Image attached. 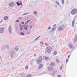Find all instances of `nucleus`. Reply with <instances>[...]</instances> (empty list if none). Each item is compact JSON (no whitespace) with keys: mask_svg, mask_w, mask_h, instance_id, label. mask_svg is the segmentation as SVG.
<instances>
[{"mask_svg":"<svg viewBox=\"0 0 77 77\" xmlns=\"http://www.w3.org/2000/svg\"><path fill=\"white\" fill-rule=\"evenodd\" d=\"M71 14L73 15H74L77 14V9L76 8H74L73 9L71 13Z\"/></svg>","mask_w":77,"mask_h":77,"instance_id":"nucleus-1","label":"nucleus"},{"mask_svg":"<svg viewBox=\"0 0 77 77\" xmlns=\"http://www.w3.org/2000/svg\"><path fill=\"white\" fill-rule=\"evenodd\" d=\"M42 57L40 56L38 57V58L37 60L38 63V64L41 63V62H42Z\"/></svg>","mask_w":77,"mask_h":77,"instance_id":"nucleus-2","label":"nucleus"},{"mask_svg":"<svg viewBox=\"0 0 77 77\" xmlns=\"http://www.w3.org/2000/svg\"><path fill=\"white\" fill-rule=\"evenodd\" d=\"M47 50L48 53H50L51 51V50H52V48L50 47H49L47 48Z\"/></svg>","mask_w":77,"mask_h":77,"instance_id":"nucleus-3","label":"nucleus"},{"mask_svg":"<svg viewBox=\"0 0 77 77\" xmlns=\"http://www.w3.org/2000/svg\"><path fill=\"white\" fill-rule=\"evenodd\" d=\"M5 32V28L4 27H2L0 29V33H3Z\"/></svg>","mask_w":77,"mask_h":77,"instance_id":"nucleus-4","label":"nucleus"},{"mask_svg":"<svg viewBox=\"0 0 77 77\" xmlns=\"http://www.w3.org/2000/svg\"><path fill=\"white\" fill-rule=\"evenodd\" d=\"M8 30L9 32V34H11V33H12V32L11 31V30H12V27L11 26H10L8 28Z\"/></svg>","mask_w":77,"mask_h":77,"instance_id":"nucleus-5","label":"nucleus"},{"mask_svg":"<svg viewBox=\"0 0 77 77\" xmlns=\"http://www.w3.org/2000/svg\"><path fill=\"white\" fill-rule=\"evenodd\" d=\"M75 24V20H74V19L72 23V27H74V26Z\"/></svg>","mask_w":77,"mask_h":77,"instance_id":"nucleus-6","label":"nucleus"},{"mask_svg":"<svg viewBox=\"0 0 77 77\" xmlns=\"http://www.w3.org/2000/svg\"><path fill=\"white\" fill-rule=\"evenodd\" d=\"M9 6H10V7H13V6H14V3L13 2L10 3L9 5Z\"/></svg>","mask_w":77,"mask_h":77,"instance_id":"nucleus-7","label":"nucleus"},{"mask_svg":"<svg viewBox=\"0 0 77 77\" xmlns=\"http://www.w3.org/2000/svg\"><path fill=\"white\" fill-rule=\"evenodd\" d=\"M21 2H17L16 3L17 4V6H20V5H22V2H21Z\"/></svg>","mask_w":77,"mask_h":77,"instance_id":"nucleus-8","label":"nucleus"},{"mask_svg":"<svg viewBox=\"0 0 77 77\" xmlns=\"http://www.w3.org/2000/svg\"><path fill=\"white\" fill-rule=\"evenodd\" d=\"M42 67H43V65L41 63L38 66V68L39 69H41V68H42Z\"/></svg>","mask_w":77,"mask_h":77,"instance_id":"nucleus-9","label":"nucleus"},{"mask_svg":"<svg viewBox=\"0 0 77 77\" xmlns=\"http://www.w3.org/2000/svg\"><path fill=\"white\" fill-rule=\"evenodd\" d=\"M69 46L70 48H74V46H73L71 43H70L69 44Z\"/></svg>","mask_w":77,"mask_h":77,"instance_id":"nucleus-10","label":"nucleus"},{"mask_svg":"<svg viewBox=\"0 0 77 77\" xmlns=\"http://www.w3.org/2000/svg\"><path fill=\"white\" fill-rule=\"evenodd\" d=\"M58 30H63V28L61 26H59L58 28Z\"/></svg>","mask_w":77,"mask_h":77,"instance_id":"nucleus-11","label":"nucleus"},{"mask_svg":"<svg viewBox=\"0 0 77 77\" xmlns=\"http://www.w3.org/2000/svg\"><path fill=\"white\" fill-rule=\"evenodd\" d=\"M10 54H15V52L14 51H13L12 50H11L10 52Z\"/></svg>","mask_w":77,"mask_h":77,"instance_id":"nucleus-12","label":"nucleus"},{"mask_svg":"<svg viewBox=\"0 0 77 77\" xmlns=\"http://www.w3.org/2000/svg\"><path fill=\"white\" fill-rule=\"evenodd\" d=\"M56 29V27H54L52 28V29H51V30L52 31V32H54L55 30Z\"/></svg>","mask_w":77,"mask_h":77,"instance_id":"nucleus-13","label":"nucleus"},{"mask_svg":"<svg viewBox=\"0 0 77 77\" xmlns=\"http://www.w3.org/2000/svg\"><path fill=\"white\" fill-rule=\"evenodd\" d=\"M19 48L17 47H16L15 48H14V50H15L16 51H18V50H19Z\"/></svg>","mask_w":77,"mask_h":77,"instance_id":"nucleus-14","label":"nucleus"},{"mask_svg":"<svg viewBox=\"0 0 77 77\" xmlns=\"http://www.w3.org/2000/svg\"><path fill=\"white\" fill-rule=\"evenodd\" d=\"M4 19L5 20H7L8 19V17L5 16L4 17Z\"/></svg>","mask_w":77,"mask_h":77,"instance_id":"nucleus-15","label":"nucleus"},{"mask_svg":"<svg viewBox=\"0 0 77 77\" xmlns=\"http://www.w3.org/2000/svg\"><path fill=\"white\" fill-rule=\"evenodd\" d=\"M48 69L49 71H51L53 70V68L52 67L50 66L48 67Z\"/></svg>","mask_w":77,"mask_h":77,"instance_id":"nucleus-16","label":"nucleus"},{"mask_svg":"<svg viewBox=\"0 0 77 77\" xmlns=\"http://www.w3.org/2000/svg\"><path fill=\"white\" fill-rule=\"evenodd\" d=\"M20 35H24L25 34L23 32H20L19 33Z\"/></svg>","mask_w":77,"mask_h":77,"instance_id":"nucleus-17","label":"nucleus"},{"mask_svg":"<svg viewBox=\"0 0 77 77\" xmlns=\"http://www.w3.org/2000/svg\"><path fill=\"white\" fill-rule=\"evenodd\" d=\"M9 45H6V48H7V49H9Z\"/></svg>","mask_w":77,"mask_h":77,"instance_id":"nucleus-18","label":"nucleus"},{"mask_svg":"<svg viewBox=\"0 0 77 77\" xmlns=\"http://www.w3.org/2000/svg\"><path fill=\"white\" fill-rule=\"evenodd\" d=\"M75 41H77V35H75V39H74Z\"/></svg>","mask_w":77,"mask_h":77,"instance_id":"nucleus-19","label":"nucleus"},{"mask_svg":"<svg viewBox=\"0 0 77 77\" xmlns=\"http://www.w3.org/2000/svg\"><path fill=\"white\" fill-rule=\"evenodd\" d=\"M14 55H15V54H11L10 56V57H11V58H13V56Z\"/></svg>","mask_w":77,"mask_h":77,"instance_id":"nucleus-20","label":"nucleus"},{"mask_svg":"<svg viewBox=\"0 0 77 77\" xmlns=\"http://www.w3.org/2000/svg\"><path fill=\"white\" fill-rule=\"evenodd\" d=\"M41 36V35H40L37 38H36L35 40L34 41H37L39 37Z\"/></svg>","mask_w":77,"mask_h":77,"instance_id":"nucleus-21","label":"nucleus"},{"mask_svg":"<svg viewBox=\"0 0 77 77\" xmlns=\"http://www.w3.org/2000/svg\"><path fill=\"white\" fill-rule=\"evenodd\" d=\"M19 75L20 76H19L20 77H23V76H24V74L23 73H21L20 75Z\"/></svg>","mask_w":77,"mask_h":77,"instance_id":"nucleus-22","label":"nucleus"},{"mask_svg":"<svg viewBox=\"0 0 77 77\" xmlns=\"http://www.w3.org/2000/svg\"><path fill=\"white\" fill-rule=\"evenodd\" d=\"M33 14H35V15H36V14H38V12H37V11H34L33 12Z\"/></svg>","mask_w":77,"mask_h":77,"instance_id":"nucleus-23","label":"nucleus"},{"mask_svg":"<svg viewBox=\"0 0 77 77\" xmlns=\"http://www.w3.org/2000/svg\"><path fill=\"white\" fill-rule=\"evenodd\" d=\"M51 65L52 66H54V63H51Z\"/></svg>","mask_w":77,"mask_h":77,"instance_id":"nucleus-24","label":"nucleus"},{"mask_svg":"<svg viewBox=\"0 0 77 77\" xmlns=\"http://www.w3.org/2000/svg\"><path fill=\"white\" fill-rule=\"evenodd\" d=\"M32 77V76L30 75H27L26 76V77Z\"/></svg>","mask_w":77,"mask_h":77,"instance_id":"nucleus-25","label":"nucleus"},{"mask_svg":"<svg viewBox=\"0 0 77 77\" xmlns=\"http://www.w3.org/2000/svg\"><path fill=\"white\" fill-rule=\"evenodd\" d=\"M57 52H56V51H55L54 53V55H56L57 54Z\"/></svg>","mask_w":77,"mask_h":77,"instance_id":"nucleus-26","label":"nucleus"},{"mask_svg":"<svg viewBox=\"0 0 77 77\" xmlns=\"http://www.w3.org/2000/svg\"><path fill=\"white\" fill-rule=\"evenodd\" d=\"M49 59V57H45V60H48V59Z\"/></svg>","mask_w":77,"mask_h":77,"instance_id":"nucleus-27","label":"nucleus"},{"mask_svg":"<svg viewBox=\"0 0 77 77\" xmlns=\"http://www.w3.org/2000/svg\"><path fill=\"white\" fill-rule=\"evenodd\" d=\"M23 29V26L21 27L20 28V31H21Z\"/></svg>","mask_w":77,"mask_h":77,"instance_id":"nucleus-28","label":"nucleus"},{"mask_svg":"<svg viewBox=\"0 0 77 77\" xmlns=\"http://www.w3.org/2000/svg\"><path fill=\"white\" fill-rule=\"evenodd\" d=\"M62 3V5H63L64 4V0H61Z\"/></svg>","mask_w":77,"mask_h":77,"instance_id":"nucleus-29","label":"nucleus"},{"mask_svg":"<svg viewBox=\"0 0 77 77\" xmlns=\"http://www.w3.org/2000/svg\"><path fill=\"white\" fill-rule=\"evenodd\" d=\"M56 3L57 4V5H60V4L59 3V2L57 1L56 2Z\"/></svg>","mask_w":77,"mask_h":77,"instance_id":"nucleus-30","label":"nucleus"},{"mask_svg":"<svg viewBox=\"0 0 77 77\" xmlns=\"http://www.w3.org/2000/svg\"><path fill=\"white\" fill-rule=\"evenodd\" d=\"M56 61L57 63H59V60H58V59H56Z\"/></svg>","mask_w":77,"mask_h":77,"instance_id":"nucleus-31","label":"nucleus"},{"mask_svg":"<svg viewBox=\"0 0 77 77\" xmlns=\"http://www.w3.org/2000/svg\"><path fill=\"white\" fill-rule=\"evenodd\" d=\"M18 22H20V20H17L15 21V23H18Z\"/></svg>","mask_w":77,"mask_h":77,"instance_id":"nucleus-32","label":"nucleus"},{"mask_svg":"<svg viewBox=\"0 0 77 77\" xmlns=\"http://www.w3.org/2000/svg\"><path fill=\"white\" fill-rule=\"evenodd\" d=\"M29 68V67L28 66H26V67H25V69H27Z\"/></svg>","mask_w":77,"mask_h":77,"instance_id":"nucleus-33","label":"nucleus"},{"mask_svg":"<svg viewBox=\"0 0 77 77\" xmlns=\"http://www.w3.org/2000/svg\"><path fill=\"white\" fill-rule=\"evenodd\" d=\"M62 68H63L62 66H61L60 68V69H61V70H62Z\"/></svg>","mask_w":77,"mask_h":77,"instance_id":"nucleus-34","label":"nucleus"},{"mask_svg":"<svg viewBox=\"0 0 77 77\" xmlns=\"http://www.w3.org/2000/svg\"><path fill=\"white\" fill-rule=\"evenodd\" d=\"M30 20H27V21H26V22H27V23H29V22H30Z\"/></svg>","mask_w":77,"mask_h":77,"instance_id":"nucleus-35","label":"nucleus"},{"mask_svg":"<svg viewBox=\"0 0 77 77\" xmlns=\"http://www.w3.org/2000/svg\"><path fill=\"white\" fill-rule=\"evenodd\" d=\"M1 49L3 51L4 50V48L3 47H2L1 48Z\"/></svg>","mask_w":77,"mask_h":77,"instance_id":"nucleus-36","label":"nucleus"},{"mask_svg":"<svg viewBox=\"0 0 77 77\" xmlns=\"http://www.w3.org/2000/svg\"><path fill=\"white\" fill-rule=\"evenodd\" d=\"M57 72V70L54 71V74H55L56 72Z\"/></svg>","mask_w":77,"mask_h":77,"instance_id":"nucleus-37","label":"nucleus"},{"mask_svg":"<svg viewBox=\"0 0 77 77\" xmlns=\"http://www.w3.org/2000/svg\"><path fill=\"white\" fill-rule=\"evenodd\" d=\"M23 29H25V30H27V28H26V27H24Z\"/></svg>","mask_w":77,"mask_h":77,"instance_id":"nucleus-38","label":"nucleus"},{"mask_svg":"<svg viewBox=\"0 0 77 77\" xmlns=\"http://www.w3.org/2000/svg\"><path fill=\"white\" fill-rule=\"evenodd\" d=\"M3 20H1L0 21V24L1 23H2L3 22Z\"/></svg>","mask_w":77,"mask_h":77,"instance_id":"nucleus-39","label":"nucleus"},{"mask_svg":"<svg viewBox=\"0 0 77 77\" xmlns=\"http://www.w3.org/2000/svg\"><path fill=\"white\" fill-rule=\"evenodd\" d=\"M48 44H47V43H45V46H48Z\"/></svg>","mask_w":77,"mask_h":77,"instance_id":"nucleus-40","label":"nucleus"},{"mask_svg":"<svg viewBox=\"0 0 77 77\" xmlns=\"http://www.w3.org/2000/svg\"><path fill=\"white\" fill-rule=\"evenodd\" d=\"M68 59H66V63H68Z\"/></svg>","mask_w":77,"mask_h":77,"instance_id":"nucleus-41","label":"nucleus"},{"mask_svg":"<svg viewBox=\"0 0 77 77\" xmlns=\"http://www.w3.org/2000/svg\"><path fill=\"white\" fill-rule=\"evenodd\" d=\"M24 24V22L23 21L22 22V24Z\"/></svg>","mask_w":77,"mask_h":77,"instance_id":"nucleus-42","label":"nucleus"},{"mask_svg":"<svg viewBox=\"0 0 77 77\" xmlns=\"http://www.w3.org/2000/svg\"><path fill=\"white\" fill-rule=\"evenodd\" d=\"M27 14H28V13H25L23 14V15H27Z\"/></svg>","mask_w":77,"mask_h":77,"instance_id":"nucleus-43","label":"nucleus"},{"mask_svg":"<svg viewBox=\"0 0 77 77\" xmlns=\"http://www.w3.org/2000/svg\"><path fill=\"white\" fill-rule=\"evenodd\" d=\"M30 29H32V25H31L30 26Z\"/></svg>","mask_w":77,"mask_h":77,"instance_id":"nucleus-44","label":"nucleus"},{"mask_svg":"<svg viewBox=\"0 0 77 77\" xmlns=\"http://www.w3.org/2000/svg\"><path fill=\"white\" fill-rule=\"evenodd\" d=\"M56 24H55L53 26V27H56Z\"/></svg>","mask_w":77,"mask_h":77,"instance_id":"nucleus-45","label":"nucleus"},{"mask_svg":"<svg viewBox=\"0 0 77 77\" xmlns=\"http://www.w3.org/2000/svg\"><path fill=\"white\" fill-rule=\"evenodd\" d=\"M61 75H59L57 77H61Z\"/></svg>","mask_w":77,"mask_h":77,"instance_id":"nucleus-46","label":"nucleus"},{"mask_svg":"<svg viewBox=\"0 0 77 77\" xmlns=\"http://www.w3.org/2000/svg\"><path fill=\"white\" fill-rule=\"evenodd\" d=\"M30 32H28V33H27V35H29V34H30Z\"/></svg>","mask_w":77,"mask_h":77,"instance_id":"nucleus-47","label":"nucleus"},{"mask_svg":"<svg viewBox=\"0 0 77 77\" xmlns=\"http://www.w3.org/2000/svg\"><path fill=\"white\" fill-rule=\"evenodd\" d=\"M51 29V27L50 26L48 28V29Z\"/></svg>","mask_w":77,"mask_h":77,"instance_id":"nucleus-48","label":"nucleus"},{"mask_svg":"<svg viewBox=\"0 0 77 77\" xmlns=\"http://www.w3.org/2000/svg\"><path fill=\"white\" fill-rule=\"evenodd\" d=\"M70 57V55H69L68 56V58L69 59V57Z\"/></svg>","mask_w":77,"mask_h":77,"instance_id":"nucleus-49","label":"nucleus"},{"mask_svg":"<svg viewBox=\"0 0 77 77\" xmlns=\"http://www.w3.org/2000/svg\"><path fill=\"white\" fill-rule=\"evenodd\" d=\"M28 27V25H27L26 26V28H27V27Z\"/></svg>","mask_w":77,"mask_h":77,"instance_id":"nucleus-50","label":"nucleus"},{"mask_svg":"<svg viewBox=\"0 0 77 77\" xmlns=\"http://www.w3.org/2000/svg\"><path fill=\"white\" fill-rule=\"evenodd\" d=\"M28 23H27V21L25 22V24H27Z\"/></svg>","mask_w":77,"mask_h":77,"instance_id":"nucleus-51","label":"nucleus"},{"mask_svg":"<svg viewBox=\"0 0 77 77\" xmlns=\"http://www.w3.org/2000/svg\"><path fill=\"white\" fill-rule=\"evenodd\" d=\"M19 26L20 27H21V26H22V25H21V24H20L19 25Z\"/></svg>","mask_w":77,"mask_h":77,"instance_id":"nucleus-52","label":"nucleus"},{"mask_svg":"<svg viewBox=\"0 0 77 77\" xmlns=\"http://www.w3.org/2000/svg\"><path fill=\"white\" fill-rule=\"evenodd\" d=\"M36 56V54H35L34 55V56Z\"/></svg>","mask_w":77,"mask_h":77,"instance_id":"nucleus-53","label":"nucleus"},{"mask_svg":"<svg viewBox=\"0 0 77 77\" xmlns=\"http://www.w3.org/2000/svg\"><path fill=\"white\" fill-rule=\"evenodd\" d=\"M22 18H21V17H20V18H19V19H22Z\"/></svg>","mask_w":77,"mask_h":77,"instance_id":"nucleus-54","label":"nucleus"},{"mask_svg":"<svg viewBox=\"0 0 77 77\" xmlns=\"http://www.w3.org/2000/svg\"><path fill=\"white\" fill-rule=\"evenodd\" d=\"M52 48H53V47H54V46H52Z\"/></svg>","mask_w":77,"mask_h":77,"instance_id":"nucleus-55","label":"nucleus"},{"mask_svg":"<svg viewBox=\"0 0 77 77\" xmlns=\"http://www.w3.org/2000/svg\"><path fill=\"white\" fill-rule=\"evenodd\" d=\"M33 60H31V61H33Z\"/></svg>","mask_w":77,"mask_h":77,"instance_id":"nucleus-56","label":"nucleus"},{"mask_svg":"<svg viewBox=\"0 0 77 77\" xmlns=\"http://www.w3.org/2000/svg\"><path fill=\"white\" fill-rule=\"evenodd\" d=\"M69 53V52H66V53Z\"/></svg>","mask_w":77,"mask_h":77,"instance_id":"nucleus-57","label":"nucleus"},{"mask_svg":"<svg viewBox=\"0 0 77 77\" xmlns=\"http://www.w3.org/2000/svg\"><path fill=\"white\" fill-rule=\"evenodd\" d=\"M74 43H75V41H74Z\"/></svg>","mask_w":77,"mask_h":77,"instance_id":"nucleus-58","label":"nucleus"},{"mask_svg":"<svg viewBox=\"0 0 77 77\" xmlns=\"http://www.w3.org/2000/svg\"><path fill=\"white\" fill-rule=\"evenodd\" d=\"M1 59L2 60V57H1Z\"/></svg>","mask_w":77,"mask_h":77,"instance_id":"nucleus-59","label":"nucleus"},{"mask_svg":"<svg viewBox=\"0 0 77 77\" xmlns=\"http://www.w3.org/2000/svg\"><path fill=\"white\" fill-rule=\"evenodd\" d=\"M40 44H41V42H40Z\"/></svg>","mask_w":77,"mask_h":77,"instance_id":"nucleus-60","label":"nucleus"},{"mask_svg":"<svg viewBox=\"0 0 77 77\" xmlns=\"http://www.w3.org/2000/svg\"><path fill=\"white\" fill-rule=\"evenodd\" d=\"M27 65H29L28 64H27Z\"/></svg>","mask_w":77,"mask_h":77,"instance_id":"nucleus-61","label":"nucleus"},{"mask_svg":"<svg viewBox=\"0 0 77 77\" xmlns=\"http://www.w3.org/2000/svg\"><path fill=\"white\" fill-rule=\"evenodd\" d=\"M43 74H44V73H43Z\"/></svg>","mask_w":77,"mask_h":77,"instance_id":"nucleus-62","label":"nucleus"},{"mask_svg":"<svg viewBox=\"0 0 77 77\" xmlns=\"http://www.w3.org/2000/svg\"><path fill=\"white\" fill-rule=\"evenodd\" d=\"M45 73H46V72H45Z\"/></svg>","mask_w":77,"mask_h":77,"instance_id":"nucleus-63","label":"nucleus"},{"mask_svg":"<svg viewBox=\"0 0 77 77\" xmlns=\"http://www.w3.org/2000/svg\"><path fill=\"white\" fill-rule=\"evenodd\" d=\"M49 32H50V31Z\"/></svg>","mask_w":77,"mask_h":77,"instance_id":"nucleus-64","label":"nucleus"}]
</instances>
